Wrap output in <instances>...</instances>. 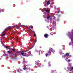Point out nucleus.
Returning <instances> with one entry per match:
<instances>
[{
    "label": "nucleus",
    "instance_id": "obj_15",
    "mask_svg": "<svg viewBox=\"0 0 73 73\" xmlns=\"http://www.w3.org/2000/svg\"><path fill=\"white\" fill-rule=\"evenodd\" d=\"M5 48H6V49L7 50H8V49H9V48H8V46H6L5 47Z\"/></svg>",
    "mask_w": 73,
    "mask_h": 73
},
{
    "label": "nucleus",
    "instance_id": "obj_35",
    "mask_svg": "<svg viewBox=\"0 0 73 73\" xmlns=\"http://www.w3.org/2000/svg\"><path fill=\"white\" fill-rule=\"evenodd\" d=\"M57 20L58 21H59V19H57Z\"/></svg>",
    "mask_w": 73,
    "mask_h": 73
},
{
    "label": "nucleus",
    "instance_id": "obj_38",
    "mask_svg": "<svg viewBox=\"0 0 73 73\" xmlns=\"http://www.w3.org/2000/svg\"><path fill=\"white\" fill-rule=\"evenodd\" d=\"M28 29H30V28H28Z\"/></svg>",
    "mask_w": 73,
    "mask_h": 73
},
{
    "label": "nucleus",
    "instance_id": "obj_33",
    "mask_svg": "<svg viewBox=\"0 0 73 73\" xmlns=\"http://www.w3.org/2000/svg\"><path fill=\"white\" fill-rule=\"evenodd\" d=\"M71 33H72H72H73V31H72Z\"/></svg>",
    "mask_w": 73,
    "mask_h": 73
},
{
    "label": "nucleus",
    "instance_id": "obj_27",
    "mask_svg": "<svg viewBox=\"0 0 73 73\" xmlns=\"http://www.w3.org/2000/svg\"><path fill=\"white\" fill-rule=\"evenodd\" d=\"M35 40H36V41H35V44H36V42H37V38H36Z\"/></svg>",
    "mask_w": 73,
    "mask_h": 73
},
{
    "label": "nucleus",
    "instance_id": "obj_13",
    "mask_svg": "<svg viewBox=\"0 0 73 73\" xmlns=\"http://www.w3.org/2000/svg\"><path fill=\"white\" fill-rule=\"evenodd\" d=\"M49 18H50V15H48L46 19H47V20H48V19H49Z\"/></svg>",
    "mask_w": 73,
    "mask_h": 73
},
{
    "label": "nucleus",
    "instance_id": "obj_16",
    "mask_svg": "<svg viewBox=\"0 0 73 73\" xmlns=\"http://www.w3.org/2000/svg\"><path fill=\"white\" fill-rule=\"evenodd\" d=\"M7 53H10V54H11V51H7Z\"/></svg>",
    "mask_w": 73,
    "mask_h": 73
},
{
    "label": "nucleus",
    "instance_id": "obj_4",
    "mask_svg": "<svg viewBox=\"0 0 73 73\" xmlns=\"http://www.w3.org/2000/svg\"><path fill=\"white\" fill-rule=\"evenodd\" d=\"M6 32H7V30H6V29H5V31L2 33V36H5V34Z\"/></svg>",
    "mask_w": 73,
    "mask_h": 73
},
{
    "label": "nucleus",
    "instance_id": "obj_12",
    "mask_svg": "<svg viewBox=\"0 0 73 73\" xmlns=\"http://www.w3.org/2000/svg\"><path fill=\"white\" fill-rule=\"evenodd\" d=\"M45 11H46V12L47 13H49L50 12V11L46 9H44Z\"/></svg>",
    "mask_w": 73,
    "mask_h": 73
},
{
    "label": "nucleus",
    "instance_id": "obj_18",
    "mask_svg": "<svg viewBox=\"0 0 73 73\" xmlns=\"http://www.w3.org/2000/svg\"><path fill=\"white\" fill-rule=\"evenodd\" d=\"M30 27L31 28H33V26H30Z\"/></svg>",
    "mask_w": 73,
    "mask_h": 73
},
{
    "label": "nucleus",
    "instance_id": "obj_24",
    "mask_svg": "<svg viewBox=\"0 0 73 73\" xmlns=\"http://www.w3.org/2000/svg\"><path fill=\"white\" fill-rule=\"evenodd\" d=\"M69 45H72V43H71V42L69 43Z\"/></svg>",
    "mask_w": 73,
    "mask_h": 73
},
{
    "label": "nucleus",
    "instance_id": "obj_30",
    "mask_svg": "<svg viewBox=\"0 0 73 73\" xmlns=\"http://www.w3.org/2000/svg\"><path fill=\"white\" fill-rule=\"evenodd\" d=\"M23 27H27V26H25V25H23Z\"/></svg>",
    "mask_w": 73,
    "mask_h": 73
},
{
    "label": "nucleus",
    "instance_id": "obj_26",
    "mask_svg": "<svg viewBox=\"0 0 73 73\" xmlns=\"http://www.w3.org/2000/svg\"><path fill=\"white\" fill-rule=\"evenodd\" d=\"M33 35L34 36H36V34L35 33L34 35Z\"/></svg>",
    "mask_w": 73,
    "mask_h": 73
},
{
    "label": "nucleus",
    "instance_id": "obj_31",
    "mask_svg": "<svg viewBox=\"0 0 73 73\" xmlns=\"http://www.w3.org/2000/svg\"><path fill=\"white\" fill-rule=\"evenodd\" d=\"M60 11H58V13H60Z\"/></svg>",
    "mask_w": 73,
    "mask_h": 73
},
{
    "label": "nucleus",
    "instance_id": "obj_3",
    "mask_svg": "<svg viewBox=\"0 0 73 73\" xmlns=\"http://www.w3.org/2000/svg\"><path fill=\"white\" fill-rule=\"evenodd\" d=\"M26 52L27 51H22L23 52L21 53V55H22V56H26V54H27V53H24L23 52Z\"/></svg>",
    "mask_w": 73,
    "mask_h": 73
},
{
    "label": "nucleus",
    "instance_id": "obj_2",
    "mask_svg": "<svg viewBox=\"0 0 73 73\" xmlns=\"http://www.w3.org/2000/svg\"><path fill=\"white\" fill-rule=\"evenodd\" d=\"M49 51H48V53H50L51 54V52H52L53 53H54V52H55V51L54 50H53V48H49Z\"/></svg>",
    "mask_w": 73,
    "mask_h": 73
},
{
    "label": "nucleus",
    "instance_id": "obj_6",
    "mask_svg": "<svg viewBox=\"0 0 73 73\" xmlns=\"http://www.w3.org/2000/svg\"><path fill=\"white\" fill-rule=\"evenodd\" d=\"M44 36L45 38H48V34H45L44 35Z\"/></svg>",
    "mask_w": 73,
    "mask_h": 73
},
{
    "label": "nucleus",
    "instance_id": "obj_14",
    "mask_svg": "<svg viewBox=\"0 0 73 73\" xmlns=\"http://www.w3.org/2000/svg\"><path fill=\"white\" fill-rule=\"evenodd\" d=\"M13 55H15L14 58H15V57H16V56H17V54H16V53L15 54H13Z\"/></svg>",
    "mask_w": 73,
    "mask_h": 73
},
{
    "label": "nucleus",
    "instance_id": "obj_25",
    "mask_svg": "<svg viewBox=\"0 0 73 73\" xmlns=\"http://www.w3.org/2000/svg\"><path fill=\"white\" fill-rule=\"evenodd\" d=\"M1 44H2V45H4V44H3V42H2V41H1Z\"/></svg>",
    "mask_w": 73,
    "mask_h": 73
},
{
    "label": "nucleus",
    "instance_id": "obj_39",
    "mask_svg": "<svg viewBox=\"0 0 73 73\" xmlns=\"http://www.w3.org/2000/svg\"><path fill=\"white\" fill-rule=\"evenodd\" d=\"M33 46H34V45H35V44H33Z\"/></svg>",
    "mask_w": 73,
    "mask_h": 73
},
{
    "label": "nucleus",
    "instance_id": "obj_42",
    "mask_svg": "<svg viewBox=\"0 0 73 73\" xmlns=\"http://www.w3.org/2000/svg\"><path fill=\"white\" fill-rule=\"evenodd\" d=\"M27 57H28V56H27Z\"/></svg>",
    "mask_w": 73,
    "mask_h": 73
},
{
    "label": "nucleus",
    "instance_id": "obj_21",
    "mask_svg": "<svg viewBox=\"0 0 73 73\" xmlns=\"http://www.w3.org/2000/svg\"><path fill=\"white\" fill-rule=\"evenodd\" d=\"M30 30L32 32H33V33H35V32L34 31V30L32 31V30L31 29H30Z\"/></svg>",
    "mask_w": 73,
    "mask_h": 73
},
{
    "label": "nucleus",
    "instance_id": "obj_20",
    "mask_svg": "<svg viewBox=\"0 0 73 73\" xmlns=\"http://www.w3.org/2000/svg\"><path fill=\"white\" fill-rule=\"evenodd\" d=\"M12 50H13V52H15V51H16V50H15V49H13Z\"/></svg>",
    "mask_w": 73,
    "mask_h": 73
},
{
    "label": "nucleus",
    "instance_id": "obj_23",
    "mask_svg": "<svg viewBox=\"0 0 73 73\" xmlns=\"http://www.w3.org/2000/svg\"><path fill=\"white\" fill-rule=\"evenodd\" d=\"M71 70H73V67H72L70 68Z\"/></svg>",
    "mask_w": 73,
    "mask_h": 73
},
{
    "label": "nucleus",
    "instance_id": "obj_36",
    "mask_svg": "<svg viewBox=\"0 0 73 73\" xmlns=\"http://www.w3.org/2000/svg\"><path fill=\"white\" fill-rule=\"evenodd\" d=\"M51 35L52 36H53V34H51Z\"/></svg>",
    "mask_w": 73,
    "mask_h": 73
},
{
    "label": "nucleus",
    "instance_id": "obj_41",
    "mask_svg": "<svg viewBox=\"0 0 73 73\" xmlns=\"http://www.w3.org/2000/svg\"><path fill=\"white\" fill-rule=\"evenodd\" d=\"M52 71H53V70H52Z\"/></svg>",
    "mask_w": 73,
    "mask_h": 73
},
{
    "label": "nucleus",
    "instance_id": "obj_8",
    "mask_svg": "<svg viewBox=\"0 0 73 73\" xmlns=\"http://www.w3.org/2000/svg\"><path fill=\"white\" fill-rule=\"evenodd\" d=\"M13 27V26L8 27L7 28V29L8 30H11V29H12Z\"/></svg>",
    "mask_w": 73,
    "mask_h": 73
},
{
    "label": "nucleus",
    "instance_id": "obj_29",
    "mask_svg": "<svg viewBox=\"0 0 73 73\" xmlns=\"http://www.w3.org/2000/svg\"><path fill=\"white\" fill-rule=\"evenodd\" d=\"M70 60H68V62H70Z\"/></svg>",
    "mask_w": 73,
    "mask_h": 73
},
{
    "label": "nucleus",
    "instance_id": "obj_32",
    "mask_svg": "<svg viewBox=\"0 0 73 73\" xmlns=\"http://www.w3.org/2000/svg\"><path fill=\"white\" fill-rule=\"evenodd\" d=\"M53 22L54 23H55V24H56V22H54V21H53Z\"/></svg>",
    "mask_w": 73,
    "mask_h": 73
},
{
    "label": "nucleus",
    "instance_id": "obj_28",
    "mask_svg": "<svg viewBox=\"0 0 73 73\" xmlns=\"http://www.w3.org/2000/svg\"><path fill=\"white\" fill-rule=\"evenodd\" d=\"M16 53H20V52L19 51H17V52H16Z\"/></svg>",
    "mask_w": 73,
    "mask_h": 73
},
{
    "label": "nucleus",
    "instance_id": "obj_17",
    "mask_svg": "<svg viewBox=\"0 0 73 73\" xmlns=\"http://www.w3.org/2000/svg\"><path fill=\"white\" fill-rule=\"evenodd\" d=\"M48 66H51V65H50V62H49L48 63Z\"/></svg>",
    "mask_w": 73,
    "mask_h": 73
},
{
    "label": "nucleus",
    "instance_id": "obj_37",
    "mask_svg": "<svg viewBox=\"0 0 73 73\" xmlns=\"http://www.w3.org/2000/svg\"><path fill=\"white\" fill-rule=\"evenodd\" d=\"M64 57V56L63 55V56H62V58H63V57Z\"/></svg>",
    "mask_w": 73,
    "mask_h": 73
},
{
    "label": "nucleus",
    "instance_id": "obj_19",
    "mask_svg": "<svg viewBox=\"0 0 73 73\" xmlns=\"http://www.w3.org/2000/svg\"><path fill=\"white\" fill-rule=\"evenodd\" d=\"M48 56H49V54L48 53H46V56L47 57Z\"/></svg>",
    "mask_w": 73,
    "mask_h": 73
},
{
    "label": "nucleus",
    "instance_id": "obj_10",
    "mask_svg": "<svg viewBox=\"0 0 73 73\" xmlns=\"http://www.w3.org/2000/svg\"><path fill=\"white\" fill-rule=\"evenodd\" d=\"M38 63H39V61H35V64L36 65H38Z\"/></svg>",
    "mask_w": 73,
    "mask_h": 73
},
{
    "label": "nucleus",
    "instance_id": "obj_22",
    "mask_svg": "<svg viewBox=\"0 0 73 73\" xmlns=\"http://www.w3.org/2000/svg\"><path fill=\"white\" fill-rule=\"evenodd\" d=\"M23 69L24 70H25V69H26V67H25L24 68H23Z\"/></svg>",
    "mask_w": 73,
    "mask_h": 73
},
{
    "label": "nucleus",
    "instance_id": "obj_40",
    "mask_svg": "<svg viewBox=\"0 0 73 73\" xmlns=\"http://www.w3.org/2000/svg\"><path fill=\"white\" fill-rule=\"evenodd\" d=\"M72 35H73V33H72Z\"/></svg>",
    "mask_w": 73,
    "mask_h": 73
},
{
    "label": "nucleus",
    "instance_id": "obj_9",
    "mask_svg": "<svg viewBox=\"0 0 73 73\" xmlns=\"http://www.w3.org/2000/svg\"><path fill=\"white\" fill-rule=\"evenodd\" d=\"M47 5H49L50 4V1H48L46 3Z\"/></svg>",
    "mask_w": 73,
    "mask_h": 73
},
{
    "label": "nucleus",
    "instance_id": "obj_5",
    "mask_svg": "<svg viewBox=\"0 0 73 73\" xmlns=\"http://www.w3.org/2000/svg\"><path fill=\"white\" fill-rule=\"evenodd\" d=\"M23 71L20 69H18L17 70V72L18 73H21Z\"/></svg>",
    "mask_w": 73,
    "mask_h": 73
},
{
    "label": "nucleus",
    "instance_id": "obj_11",
    "mask_svg": "<svg viewBox=\"0 0 73 73\" xmlns=\"http://www.w3.org/2000/svg\"><path fill=\"white\" fill-rule=\"evenodd\" d=\"M36 53H38V54L40 55V52L39 51L36 50Z\"/></svg>",
    "mask_w": 73,
    "mask_h": 73
},
{
    "label": "nucleus",
    "instance_id": "obj_1",
    "mask_svg": "<svg viewBox=\"0 0 73 73\" xmlns=\"http://www.w3.org/2000/svg\"><path fill=\"white\" fill-rule=\"evenodd\" d=\"M69 36V38L71 39V42L72 44V46H73V40L72 39L73 38V36H72V35L71 34H69L68 35Z\"/></svg>",
    "mask_w": 73,
    "mask_h": 73
},
{
    "label": "nucleus",
    "instance_id": "obj_34",
    "mask_svg": "<svg viewBox=\"0 0 73 73\" xmlns=\"http://www.w3.org/2000/svg\"><path fill=\"white\" fill-rule=\"evenodd\" d=\"M2 10H0V12H2Z\"/></svg>",
    "mask_w": 73,
    "mask_h": 73
},
{
    "label": "nucleus",
    "instance_id": "obj_7",
    "mask_svg": "<svg viewBox=\"0 0 73 73\" xmlns=\"http://www.w3.org/2000/svg\"><path fill=\"white\" fill-rule=\"evenodd\" d=\"M66 56H69V53L67 52L66 54L65 55H64V57H66Z\"/></svg>",
    "mask_w": 73,
    "mask_h": 73
}]
</instances>
